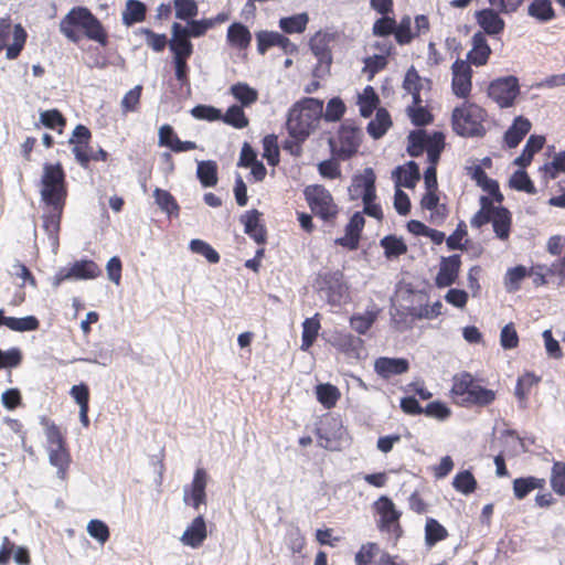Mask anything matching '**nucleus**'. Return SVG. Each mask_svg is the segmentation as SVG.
Segmentation results:
<instances>
[{"mask_svg": "<svg viewBox=\"0 0 565 565\" xmlns=\"http://www.w3.org/2000/svg\"><path fill=\"white\" fill-rule=\"evenodd\" d=\"M81 28L88 40L105 46L108 43L107 32L102 22L86 7H75L60 21L61 33L71 42L78 43L81 34L75 30Z\"/></svg>", "mask_w": 565, "mask_h": 565, "instance_id": "1", "label": "nucleus"}, {"mask_svg": "<svg viewBox=\"0 0 565 565\" xmlns=\"http://www.w3.org/2000/svg\"><path fill=\"white\" fill-rule=\"evenodd\" d=\"M322 117V100L306 97L295 104L286 122L289 136L297 145L303 142L316 129Z\"/></svg>", "mask_w": 565, "mask_h": 565, "instance_id": "2", "label": "nucleus"}, {"mask_svg": "<svg viewBox=\"0 0 565 565\" xmlns=\"http://www.w3.org/2000/svg\"><path fill=\"white\" fill-rule=\"evenodd\" d=\"M524 0H520L514 4L508 0H488L489 8L477 10L475 12V19L478 25L481 28V32L486 35L494 36L503 32L505 28L504 20L500 14H511L515 12Z\"/></svg>", "mask_w": 565, "mask_h": 565, "instance_id": "3", "label": "nucleus"}, {"mask_svg": "<svg viewBox=\"0 0 565 565\" xmlns=\"http://www.w3.org/2000/svg\"><path fill=\"white\" fill-rule=\"evenodd\" d=\"M486 117L487 111L476 104L456 107L451 116L452 129L461 137H482L486 134Z\"/></svg>", "mask_w": 565, "mask_h": 565, "instance_id": "4", "label": "nucleus"}, {"mask_svg": "<svg viewBox=\"0 0 565 565\" xmlns=\"http://www.w3.org/2000/svg\"><path fill=\"white\" fill-rule=\"evenodd\" d=\"M40 194L45 204H65L67 185L61 163H44Z\"/></svg>", "mask_w": 565, "mask_h": 565, "instance_id": "5", "label": "nucleus"}, {"mask_svg": "<svg viewBox=\"0 0 565 565\" xmlns=\"http://www.w3.org/2000/svg\"><path fill=\"white\" fill-rule=\"evenodd\" d=\"M303 195L312 213L324 222H329L337 216L338 206L330 191L323 185H307Z\"/></svg>", "mask_w": 565, "mask_h": 565, "instance_id": "6", "label": "nucleus"}, {"mask_svg": "<svg viewBox=\"0 0 565 565\" xmlns=\"http://www.w3.org/2000/svg\"><path fill=\"white\" fill-rule=\"evenodd\" d=\"M319 291L327 298L332 306H340L349 298V287L344 281V276L340 270L324 273L319 276Z\"/></svg>", "mask_w": 565, "mask_h": 565, "instance_id": "7", "label": "nucleus"}, {"mask_svg": "<svg viewBox=\"0 0 565 565\" xmlns=\"http://www.w3.org/2000/svg\"><path fill=\"white\" fill-rule=\"evenodd\" d=\"M519 94V79L513 75L497 78L488 87V96L501 108L511 107Z\"/></svg>", "mask_w": 565, "mask_h": 565, "instance_id": "8", "label": "nucleus"}, {"mask_svg": "<svg viewBox=\"0 0 565 565\" xmlns=\"http://www.w3.org/2000/svg\"><path fill=\"white\" fill-rule=\"evenodd\" d=\"M207 472L198 468L194 472L191 484L183 488V502L199 511L202 504L206 503Z\"/></svg>", "mask_w": 565, "mask_h": 565, "instance_id": "9", "label": "nucleus"}, {"mask_svg": "<svg viewBox=\"0 0 565 565\" xmlns=\"http://www.w3.org/2000/svg\"><path fill=\"white\" fill-rule=\"evenodd\" d=\"M376 512L380 514V525L382 531H390L393 526V531L396 536H401L402 529L398 523L401 512L396 510L394 502L386 495H381L374 503Z\"/></svg>", "mask_w": 565, "mask_h": 565, "instance_id": "10", "label": "nucleus"}, {"mask_svg": "<svg viewBox=\"0 0 565 565\" xmlns=\"http://www.w3.org/2000/svg\"><path fill=\"white\" fill-rule=\"evenodd\" d=\"M362 137V131L353 122L345 120L339 129L340 149L339 156L342 159H349L358 152Z\"/></svg>", "mask_w": 565, "mask_h": 565, "instance_id": "11", "label": "nucleus"}, {"mask_svg": "<svg viewBox=\"0 0 565 565\" xmlns=\"http://www.w3.org/2000/svg\"><path fill=\"white\" fill-rule=\"evenodd\" d=\"M454 94L459 98H466L470 95L472 83V70L470 64L463 60H456L451 66Z\"/></svg>", "mask_w": 565, "mask_h": 565, "instance_id": "12", "label": "nucleus"}, {"mask_svg": "<svg viewBox=\"0 0 565 565\" xmlns=\"http://www.w3.org/2000/svg\"><path fill=\"white\" fill-rule=\"evenodd\" d=\"M461 267V256L454 254L450 256H441L439 269L435 277L437 288H446L452 286L459 276Z\"/></svg>", "mask_w": 565, "mask_h": 565, "instance_id": "13", "label": "nucleus"}, {"mask_svg": "<svg viewBox=\"0 0 565 565\" xmlns=\"http://www.w3.org/2000/svg\"><path fill=\"white\" fill-rule=\"evenodd\" d=\"M342 422L333 416L324 417L320 425L316 428V435L319 439V446L333 450L332 441L340 439L342 436Z\"/></svg>", "mask_w": 565, "mask_h": 565, "instance_id": "14", "label": "nucleus"}, {"mask_svg": "<svg viewBox=\"0 0 565 565\" xmlns=\"http://www.w3.org/2000/svg\"><path fill=\"white\" fill-rule=\"evenodd\" d=\"M257 51L265 54L271 46H279L286 54H292L297 46L285 35L274 31H260L256 34Z\"/></svg>", "mask_w": 565, "mask_h": 565, "instance_id": "15", "label": "nucleus"}, {"mask_svg": "<svg viewBox=\"0 0 565 565\" xmlns=\"http://www.w3.org/2000/svg\"><path fill=\"white\" fill-rule=\"evenodd\" d=\"M409 369V363L404 358H377L374 362V371L382 379H390L394 375L406 373Z\"/></svg>", "mask_w": 565, "mask_h": 565, "instance_id": "16", "label": "nucleus"}, {"mask_svg": "<svg viewBox=\"0 0 565 565\" xmlns=\"http://www.w3.org/2000/svg\"><path fill=\"white\" fill-rule=\"evenodd\" d=\"M206 524L204 516L199 514L193 521L186 526L185 531L180 537V542L184 546L198 548L202 545L206 539Z\"/></svg>", "mask_w": 565, "mask_h": 565, "instance_id": "17", "label": "nucleus"}, {"mask_svg": "<svg viewBox=\"0 0 565 565\" xmlns=\"http://www.w3.org/2000/svg\"><path fill=\"white\" fill-rule=\"evenodd\" d=\"M49 207V211L43 214V228L47 234L49 239L52 243V246H58V232L61 217L63 214V210L65 204H45Z\"/></svg>", "mask_w": 565, "mask_h": 565, "instance_id": "18", "label": "nucleus"}, {"mask_svg": "<svg viewBox=\"0 0 565 565\" xmlns=\"http://www.w3.org/2000/svg\"><path fill=\"white\" fill-rule=\"evenodd\" d=\"M239 221L244 225V232L257 244H264L266 242V230L260 224L259 211L255 209L246 211L241 215Z\"/></svg>", "mask_w": 565, "mask_h": 565, "instance_id": "19", "label": "nucleus"}, {"mask_svg": "<svg viewBox=\"0 0 565 565\" xmlns=\"http://www.w3.org/2000/svg\"><path fill=\"white\" fill-rule=\"evenodd\" d=\"M99 275L100 269L94 260L82 259L73 263L71 267H66V271L63 276L70 278V280H87L94 279Z\"/></svg>", "mask_w": 565, "mask_h": 565, "instance_id": "20", "label": "nucleus"}, {"mask_svg": "<svg viewBox=\"0 0 565 565\" xmlns=\"http://www.w3.org/2000/svg\"><path fill=\"white\" fill-rule=\"evenodd\" d=\"M395 186H405L412 189L420 179L419 166L411 160L405 166L396 167L392 172Z\"/></svg>", "mask_w": 565, "mask_h": 565, "instance_id": "21", "label": "nucleus"}, {"mask_svg": "<svg viewBox=\"0 0 565 565\" xmlns=\"http://www.w3.org/2000/svg\"><path fill=\"white\" fill-rule=\"evenodd\" d=\"M491 223L495 236L501 241H507L510 236L512 225L511 212L502 205L492 207Z\"/></svg>", "mask_w": 565, "mask_h": 565, "instance_id": "22", "label": "nucleus"}, {"mask_svg": "<svg viewBox=\"0 0 565 565\" xmlns=\"http://www.w3.org/2000/svg\"><path fill=\"white\" fill-rule=\"evenodd\" d=\"M471 42L472 49L467 55L469 63L476 66L484 65L491 54V49L487 42L486 35L482 32H476L472 35Z\"/></svg>", "mask_w": 565, "mask_h": 565, "instance_id": "23", "label": "nucleus"}, {"mask_svg": "<svg viewBox=\"0 0 565 565\" xmlns=\"http://www.w3.org/2000/svg\"><path fill=\"white\" fill-rule=\"evenodd\" d=\"M531 121L523 117L518 116L514 118L512 125L504 132V141L509 148H515L520 145L523 138L531 130Z\"/></svg>", "mask_w": 565, "mask_h": 565, "instance_id": "24", "label": "nucleus"}, {"mask_svg": "<svg viewBox=\"0 0 565 565\" xmlns=\"http://www.w3.org/2000/svg\"><path fill=\"white\" fill-rule=\"evenodd\" d=\"M310 49L318 60L315 74L318 75V72L320 71H328L332 63V54L326 39L322 36H315L310 42Z\"/></svg>", "mask_w": 565, "mask_h": 565, "instance_id": "25", "label": "nucleus"}, {"mask_svg": "<svg viewBox=\"0 0 565 565\" xmlns=\"http://www.w3.org/2000/svg\"><path fill=\"white\" fill-rule=\"evenodd\" d=\"M476 383V380L470 373L462 372L455 375L450 391L455 402L461 406V399H467Z\"/></svg>", "mask_w": 565, "mask_h": 565, "instance_id": "26", "label": "nucleus"}, {"mask_svg": "<svg viewBox=\"0 0 565 565\" xmlns=\"http://www.w3.org/2000/svg\"><path fill=\"white\" fill-rule=\"evenodd\" d=\"M545 143V137L541 135H531L519 157L514 159V164L521 168L527 167L534 154L539 152Z\"/></svg>", "mask_w": 565, "mask_h": 565, "instance_id": "27", "label": "nucleus"}, {"mask_svg": "<svg viewBox=\"0 0 565 565\" xmlns=\"http://www.w3.org/2000/svg\"><path fill=\"white\" fill-rule=\"evenodd\" d=\"M335 345L349 356L359 359L364 350V341L351 333H340L335 338Z\"/></svg>", "mask_w": 565, "mask_h": 565, "instance_id": "28", "label": "nucleus"}, {"mask_svg": "<svg viewBox=\"0 0 565 565\" xmlns=\"http://www.w3.org/2000/svg\"><path fill=\"white\" fill-rule=\"evenodd\" d=\"M495 399V392L481 386L479 383L475 384L467 399H461V406H479L484 407L490 405Z\"/></svg>", "mask_w": 565, "mask_h": 565, "instance_id": "29", "label": "nucleus"}, {"mask_svg": "<svg viewBox=\"0 0 565 565\" xmlns=\"http://www.w3.org/2000/svg\"><path fill=\"white\" fill-rule=\"evenodd\" d=\"M146 14L147 6L143 2L139 0H127L121 13V20L126 26H131L142 22L146 19Z\"/></svg>", "mask_w": 565, "mask_h": 565, "instance_id": "30", "label": "nucleus"}, {"mask_svg": "<svg viewBox=\"0 0 565 565\" xmlns=\"http://www.w3.org/2000/svg\"><path fill=\"white\" fill-rule=\"evenodd\" d=\"M545 480L533 476L520 477L513 480V494L518 500H523L532 491L542 489Z\"/></svg>", "mask_w": 565, "mask_h": 565, "instance_id": "31", "label": "nucleus"}, {"mask_svg": "<svg viewBox=\"0 0 565 565\" xmlns=\"http://www.w3.org/2000/svg\"><path fill=\"white\" fill-rule=\"evenodd\" d=\"M46 450L49 452L50 463L57 469V478L64 480L66 477V471L71 463V456L66 448V445L61 446L60 448L55 447Z\"/></svg>", "mask_w": 565, "mask_h": 565, "instance_id": "32", "label": "nucleus"}, {"mask_svg": "<svg viewBox=\"0 0 565 565\" xmlns=\"http://www.w3.org/2000/svg\"><path fill=\"white\" fill-rule=\"evenodd\" d=\"M391 126L392 120L388 111L385 108H380L375 114V118L367 124L366 131L372 138L380 139Z\"/></svg>", "mask_w": 565, "mask_h": 565, "instance_id": "33", "label": "nucleus"}, {"mask_svg": "<svg viewBox=\"0 0 565 565\" xmlns=\"http://www.w3.org/2000/svg\"><path fill=\"white\" fill-rule=\"evenodd\" d=\"M230 93L242 107H249L258 99V92L244 82L233 84L230 87Z\"/></svg>", "mask_w": 565, "mask_h": 565, "instance_id": "34", "label": "nucleus"}, {"mask_svg": "<svg viewBox=\"0 0 565 565\" xmlns=\"http://www.w3.org/2000/svg\"><path fill=\"white\" fill-rule=\"evenodd\" d=\"M226 38L231 45L245 49L250 43L252 34L246 25L235 22L228 26Z\"/></svg>", "mask_w": 565, "mask_h": 565, "instance_id": "35", "label": "nucleus"}, {"mask_svg": "<svg viewBox=\"0 0 565 565\" xmlns=\"http://www.w3.org/2000/svg\"><path fill=\"white\" fill-rule=\"evenodd\" d=\"M527 13L543 23L551 21L555 17L551 0H533L529 4Z\"/></svg>", "mask_w": 565, "mask_h": 565, "instance_id": "36", "label": "nucleus"}, {"mask_svg": "<svg viewBox=\"0 0 565 565\" xmlns=\"http://www.w3.org/2000/svg\"><path fill=\"white\" fill-rule=\"evenodd\" d=\"M196 177L204 188L214 186L217 183V164L215 161H199Z\"/></svg>", "mask_w": 565, "mask_h": 565, "instance_id": "37", "label": "nucleus"}, {"mask_svg": "<svg viewBox=\"0 0 565 565\" xmlns=\"http://www.w3.org/2000/svg\"><path fill=\"white\" fill-rule=\"evenodd\" d=\"M156 204L169 216L179 215L180 206L174 196L167 190L156 188L153 191Z\"/></svg>", "mask_w": 565, "mask_h": 565, "instance_id": "38", "label": "nucleus"}, {"mask_svg": "<svg viewBox=\"0 0 565 565\" xmlns=\"http://www.w3.org/2000/svg\"><path fill=\"white\" fill-rule=\"evenodd\" d=\"M316 395L318 402L327 409L334 407L341 396L339 388L330 383L317 385Z\"/></svg>", "mask_w": 565, "mask_h": 565, "instance_id": "39", "label": "nucleus"}, {"mask_svg": "<svg viewBox=\"0 0 565 565\" xmlns=\"http://www.w3.org/2000/svg\"><path fill=\"white\" fill-rule=\"evenodd\" d=\"M381 247L384 249L386 258H397L407 252V245L402 237L395 235H386L380 241Z\"/></svg>", "mask_w": 565, "mask_h": 565, "instance_id": "40", "label": "nucleus"}, {"mask_svg": "<svg viewBox=\"0 0 565 565\" xmlns=\"http://www.w3.org/2000/svg\"><path fill=\"white\" fill-rule=\"evenodd\" d=\"M3 326L15 332H28L38 330L40 321L35 316H25L21 318L8 317L3 320Z\"/></svg>", "mask_w": 565, "mask_h": 565, "instance_id": "41", "label": "nucleus"}, {"mask_svg": "<svg viewBox=\"0 0 565 565\" xmlns=\"http://www.w3.org/2000/svg\"><path fill=\"white\" fill-rule=\"evenodd\" d=\"M448 532L436 519L428 518L425 525V543L431 547L438 542L445 540Z\"/></svg>", "mask_w": 565, "mask_h": 565, "instance_id": "42", "label": "nucleus"}, {"mask_svg": "<svg viewBox=\"0 0 565 565\" xmlns=\"http://www.w3.org/2000/svg\"><path fill=\"white\" fill-rule=\"evenodd\" d=\"M309 17L307 13H298L279 20V26L285 33H301L306 30Z\"/></svg>", "mask_w": 565, "mask_h": 565, "instance_id": "43", "label": "nucleus"}, {"mask_svg": "<svg viewBox=\"0 0 565 565\" xmlns=\"http://www.w3.org/2000/svg\"><path fill=\"white\" fill-rule=\"evenodd\" d=\"M244 107L234 104L230 106L226 113L221 117V120L236 129H243L248 126V118L246 117Z\"/></svg>", "mask_w": 565, "mask_h": 565, "instance_id": "44", "label": "nucleus"}, {"mask_svg": "<svg viewBox=\"0 0 565 565\" xmlns=\"http://www.w3.org/2000/svg\"><path fill=\"white\" fill-rule=\"evenodd\" d=\"M420 206L424 210L434 212L431 214V217L436 215L440 220H444L446 216L447 207L445 204H439V196L437 195V190H426L425 195L422 198Z\"/></svg>", "mask_w": 565, "mask_h": 565, "instance_id": "45", "label": "nucleus"}, {"mask_svg": "<svg viewBox=\"0 0 565 565\" xmlns=\"http://www.w3.org/2000/svg\"><path fill=\"white\" fill-rule=\"evenodd\" d=\"M377 318L376 311L355 313L350 318L351 328L359 334H366Z\"/></svg>", "mask_w": 565, "mask_h": 565, "instance_id": "46", "label": "nucleus"}, {"mask_svg": "<svg viewBox=\"0 0 565 565\" xmlns=\"http://www.w3.org/2000/svg\"><path fill=\"white\" fill-rule=\"evenodd\" d=\"M445 147V136L440 131H435L426 145L427 159L429 164L437 166L440 153Z\"/></svg>", "mask_w": 565, "mask_h": 565, "instance_id": "47", "label": "nucleus"}, {"mask_svg": "<svg viewBox=\"0 0 565 565\" xmlns=\"http://www.w3.org/2000/svg\"><path fill=\"white\" fill-rule=\"evenodd\" d=\"M452 486L458 492L468 495L477 489V480L471 471L462 470L455 476Z\"/></svg>", "mask_w": 565, "mask_h": 565, "instance_id": "48", "label": "nucleus"}, {"mask_svg": "<svg viewBox=\"0 0 565 565\" xmlns=\"http://www.w3.org/2000/svg\"><path fill=\"white\" fill-rule=\"evenodd\" d=\"M428 139L424 130L411 131L407 137V153L413 158L419 157L424 152Z\"/></svg>", "mask_w": 565, "mask_h": 565, "instance_id": "49", "label": "nucleus"}, {"mask_svg": "<svg viewBox=\"0 0 565 565\" xmlns=\"http://www.w3.org/2000/svg\"><path fill=\"white\" fill-rule=\"evenodd\" d=\"M509 184L512 189L526 192L529 194H535L536 188L524 170H516L510 178Z\"/></svg>", "mask_w": 565, "mask_h": 565, "instance_id": "50", "label": "nucleus"}, {"mask_svg": "<svg viewBox=\"0 0 565 565\" xmlns=\"http://www.w3.org/2000/svg\"><path fill=\"white\" fill-rule=\"evenodd\" d=\"M360 114L364 118L371 117L379 104V97L372 86L364 88L363 95L359 97Z\"/></svg>", "mask_w": 565, "mask_h": 565, "instance_id": "51", "label": "nucleus"}, {"mask_svg": "<svg viewBox=\"0 0 565 565\" xmlns=\"http://www.w3.org/2000/svg\"><path fill=\"white\" fill-rule=\"evenodd\" d=\"M189 247L191 252L205 257L211 264H217L220 262V254L209 243L202 239H191Z\"/></svg>", "mask_w": 565, "mask_h": 565, "instance_id": "52", "label": "nucleus"}, {"mask_svg": "<svg viewBox=\"0 0 565 565\" xmlns=\"http://www.w3.org/2000/svg\"><path fill=\"white\" fill-rule=\"evenodd\" d=\"M26 39V33L20 24H17L13 30V42L9 45L7 43L6 56L8 60H14L22 51Z\"/></svg>", "mask_w": 565, "mask_h": 565, "instance_id": "53", "label": "nucleus"}, {"mask_svg": "<svg viewBox=\"0 0 565 565\" xmlns=\"http://www.w3.org/2000/svg\"><path fill=\"white\" fill-rule=\"evenodd\" d=\"M40 124L49 129H56L62 131L66 125V119L58 109H49L40 113Z\"/></svg>", "mask_w": 565, "mask_h": 565, "instance_id": "54", "label": "nucleus"}, {"mask_svg": "<svg viewBox=\"0 0 565 565\" xmlns=\"http://www.w3.org/2000/svg\"><path fill=\"white\" fill-rule=\"evenodd\" d=\"M175 18L188 21L198 15L199 7L195 0H173Z\"/></svg>", "mask_w": 565, "mask_h": 565, "instance_id": "55", "label": "nucleus"}, {"mask_svg": "<svg viewBox=\"0 0 565 565\" xmlns=\"http://www.w3.org/2000/svg\"><path fill=\"white\" fill-rule=\"evenodd\" d=\"M376 193H373L371 185L362 195L363 213L379 221L383 218V211L380 204L375 203Z\"/></svg>", "mask_w": 565, "mask_h": 565, "instance_id": "56", "label": "nucleus"}, {"mask_svg": "<svg viewBox=\"0 0 565 565\" xmlns=\"http://www.w3.org/2000/svg\"><path fill=\"white\" fill-rule=\"evenodd\" d=\"M193 118L198 120L216 121L221 120V109L211 105H196L190 110Z\"/></svg>", "mask_w": 565, "mask_h": 565, "instance_id": "57", "label": "nucleus"}, {"mask_svg": "<svg viewBox=\"0 0 565 565\" xmlns=\"http://www.w3.org/2000/svg\"><path fill=\"white\" fill-rule=\"evenodd\" d=\"M263 157L267 160L269 166H276L279 162V148L277 137L275 135H267L263 138Z\"/></svg>", "mask_w": 565, "mask_h": 565, "instance_id": "58", "label": "nucleus"}, {"mask_svg": "<svg viewBox=\"0 0 565 565\" xmlns=\"http://www.w3.org/2000/svg\"><path fill=\"white\" fill-rule=\"evenodd\" d=\"M345 113V105L340 97L331 98L328 104L326 111H322V117L326 121L335 122L339 121Z\"/></svg>", "mask_w": 565, "mask_h": 565, "instance_id": "59", "label": "nucleus"}, {"mask_svg": "<svg viewBox=\"0 0 565 565\" xmlns=\"http://www.w3.org/2000/svg\"><path fill=\"white\" fill-rule=\"evenodd\" d=\"M467 226L465 222H459L456 230L446 238V246L449 250H465L466 244L462 243L465 236H467Z\"/></svg>", "mask_w": 565, "mask_h": 565, "instance_id": "60", "label": "nucleus"}, {"mask_svg": "<svg viewBox=\"0 0 565 565\" xmlns=\"http://www.w3.org/2000/svg\"><path fill=\"white\" fill-rule=\"evenodd\" d=\"M551 486L556 493L565 495V462H554L552 468Z\"/></svg>", "mask_w": 565, "mask_h": 565, "instance_id": "61", "label": "nucleus"}, {"mask_svg": "<svg viewBox=\"0 0 565 565\" xmlns=\"http://www.w3.org/2000/svg\"><path fill=\"white\" fill-rule=\"evenodd\" d=\"M87 533L100 544H105L110 536L107 524L96 519L88 522Z\"/></svg>", "mask_w": 565, "mask_h": 565, "instance_id": "62", "label": "nucleus"}, {"mask_svg": "<svg viewBox=\"0 0 565 565\" xmlns=\"http://www.w3.org/2000/svg\"><path fill=\"white\" fill-rule=\"evenodd\" d=\"M539 382V377L534 374L527 373L521 377H519L514 394L519 398L521 406H523V402L526 398L531 387Z\"/></svg>", "mask_w": 565, "mask_h": 565, "instance_id": "63", "label": "nucleus"}, {"mask_svg": "<svg viewBox=\"0 0 565 565\" xmlns=\"http://www.w3.org/2000/svg\"><path fill=\"white\" fill-rule=\"evenodd\" d=\"M411 25L412 21L409 17H404L399 21V24L397 26L395 25L393 33L398 44L405 45L411 43V41L413 40L414 34L412 33Z\"/></svg>", "mask_w": 565, "mask_h": 565, "instance_id": "64", "label": "nucleus"}]
</instances>
